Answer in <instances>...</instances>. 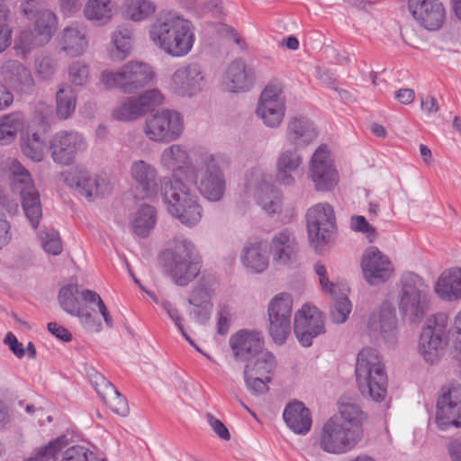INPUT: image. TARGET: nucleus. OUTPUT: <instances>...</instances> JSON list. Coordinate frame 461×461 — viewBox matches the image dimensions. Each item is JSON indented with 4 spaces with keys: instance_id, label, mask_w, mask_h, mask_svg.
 Instances as JSON below:
<instances>
[{
    "instance_id": "11",
    "label": "nucleus",
    "mask_w": 461,
    "mask_h": 461,
    "mask_svg": "<svg viewBox=\"0 0 461 461\" xmlns=\"http://www.w3.org/2000/svg\"><path fill=\"white\" fill-rule=\"evenodd\" d=\"M271 176L260 167L252 168L246 177L245 191L255 197L257 203L268 214L281 210L280 191L270 183Z\"/></svg>"
},
{
    "instance_id": "32",
    "label": "nucleus",
    "mask_w": 461,
    "mask_h": 461,
    "mask_svg": "<svg viewBox=\"0 0 461 461\" xmlns=\"http://www.w3.org/2000/svg\"><path fill=\"white\" fill-rule=\"evenodd\" d=\"M131 176L145 197H152L158 192V171L145 160L139 159L131 166Z\"/></svg>"
},
{
    "instance_id": "13",
    "label": "nucleus",
    "mask_w": 461,
    "mask_h": 461,
    "mask_svg": "<svg viewBox=\"0 0 461 461\" xmlns=\"http://www.w3.org/2000/svg\"><path fill=\"white\" fill-rule=\"evenodd\" d=\"M205 86V76L199 63L192 62L176 68L172 74L168 90L179 97H193L199 94Z\"/></svg>"
},
{
    "instance_id": "29",
    "label": "nucleus",
    "mask_w": 461,
    "mask_h": 461,
    "mask_svg": "<svg viewBox=\"0 0 461 461\" xmlns=\"http://www.w3.org/2000/svg\"><path fill=\"white\" fill-rule=\"evenodd\" d=\"M367 328L371 334L380 335L385 341L393 342L397 328V317L393 305L384 303L370 315Z\"/></svg>"
},
{
    "instance_id": "52",
    "label": "nucleus",
    "mask_w": 461,
    "mask_h": 461,
    "mask_svg": "<svg viewBox=\"0 0 461 461\" xmlns=\"http://www.w3.org/2000/svg\"><path fill=\"white\" fill-rule=\"evenodd\" d=\"M39 239L45 252L57 256L62 251V242L58 231L45 228L39 231Z\"/></svg>"
},
{
    "instance_id": "51",
    "label": "nucleus",
    "mask_w": 461,
    "mask_h": 461,
    "mask_svg": "<svg viewBox=\"0 0 461 461\" xmlns=\"http://www.w3.org/2000/svg\"><path fill=\"white\" fill-rule=\"evenodd\" d=\"M143 114L135 97H128L122 101L113 111V117L118 121H133Z\"/></svg>"
},
{
    "instance_id": "16",
    "label": "nucleus",
    "mask_w": 461,
    "mask_h": 461,
    "mask_svg": "<svg viewBox=\"0 0 461 461\" xmlns=\"http://www.w3.org/2000/svg\"><path fill=\"white\" fill-rule=\"evenodd\" d=\"M309 177L318 191H330L339 183V174L326 145H321L313 153Z\"/></svg>"
},
{
    "instance_id": "46",
    "label": "nucleus",
    "mask_w": 461,
    "mask_h": 461,
    "mask_svg": "<svg viewBox=\"0 0 461 461\" xmlns=\"http://www.w3.org/2000/svg\"><path fill=\"white\" fill-rule=\"evenodd\" d=\"M23 127V116L20 113H11L0 118V144L12 143L17 132Z\"/></svg>"
},
{
    "instance_id": "42",
    "label": "nucleus",
    "mask_w": 461,
    "mask_h": 461,
    "mask_svg": "<svg viewBox=\"0 0 461 461\" xmlns=\"http://www.w3.org/2000/svg\"><path fill=\"white\" fill-rule=\"evenodd\" d=\"M23 211L30 225L36 229L42 218V207L37 188L19 194Z\"/></svg>"
},
{
    "instance_id": "4",
    "label": "nucleus",
    "mask_w": 461,
    "mask_h": 461,
    "mask_svg": "<svg viewBox=\"0 0 461 461\" xmlns=\"http://www.w3.org/2000/svg\"><path fill=\"white\" fill-rule=\"evenodd\" d=\"M355 371L360 393L375 402L383 401L387 392V375L378 351L363 348L357 355Z\"/></svg>"
},
{
    "instance_id": "48",
    "label": "nucleus",
    "mask_w": 461,
    "mask_h": 461,
    "mask_svg": "<svg viewBox=\"0 0 461 461\" xmlns=\"http://www.w3.org/2000/svg\"><path fill=\"white\" fill-rule=\"evenodd\" d=\"M246 366H250L249 373L263 377H270L276 367V358L267 349L262 350L255 358L246 361Z\"/></svg>"
},
{
    "instance_id": "37",
    "label": "nucleus",
    "mask_w": 461,
    "mask_h": 461,
    "mask_svg": "<svg viewBox=\"0 0 461 461\" xmlns=\"http://www.w3.org/2000/svg\"><path fill=\"white\" fill-rule=\"evenodd\" d=\"M133 30L127 25H120L112 34L113 46L109 55L114 61H122L131 51L133 41Z\"/></svg>"
},
{
    "instance_id": "43",
    "label": "nucleus",
    "mask_w": 461,
    "mask_h": 461,
    "mask_svg": "<svg viewBox=\"0 0 461 461\" xmlns=\"http://www.w3.org/2000/svg\"><path fill=\"white\" fill-rule=\"evenodd\" d=\"M77 95L74 88L68 84L59 86L56 94V110L59 118L66 120L76 110Z\"/></svg>"
},
{
    "instance_id": "58",
    "label": "nucleus",
    "mask_w": 461,
    "mask_h": 461,
    "mask_svg": "<svg viewBox=\"0 0 461 461\" xmlns=\"http://www.w3.org/2000/svg\"><path fill=\"white\" fill-rule=\"evenodd\" d=\"M81 297L83 301H85L86 303H96L98 311L103 316L105 324L109 328H113V318L111 317L109 311L106 305L104 304V301L96 292L88 289L82 290Z\"/></svg>"
},
{
    "instance_id": "24",
    "label": "nucleus",
    "mask_w": 461,
    "mask_h": 461,
    "mask_svg": "<svg viewBox=\"0 0 461 461\" xmlns=\"http://www.w3.org/2000/svg\"><path fill=\"white\" fill-rule=\"evenodd\" d=\"M269 253L275 265L289 267L298 259L299 246L294 236L288 230H283L273 236Z\"/></svg>"
},
{
    "instance_id": "28",
    "label": "nucleus",
    "mask_w": 461,
    "mask_h": 461,
    "mask_svg": "<svg viewBox=\"0 0 461 461\" xmlns=\"http://www.w3.org/2000/svg\"><path fill=\"white\" fill-rule=\"evenodd\" d=\"M91 384L104 402L115 413L126 416L129 412L127 400L119 393L113 384L102 374L93 370L88 374Z\"/></svg>"
},
{
    "instance_id": "57",
    "label": "nucleus",
    "mask_w": 461,
    "mask_h": 461,
    "mask_svg": "<svg viewBox=\"0 0 461 461\" xmlns=\"http://www.w3.org/2000/svg\"><path fill=\"white\" fill-rule=\"evenodd\" d=\"M352 304L346 295L334 298V303L330 310V318L333 322L344 323L351 312Z\"/></svg>"
},
{
    "instance_id": "39",
    "label": "nucleus",
    "mask_w": 461,
    "mask_h": 461,
    "mask_svg": "<svg viewBox=\"0 0 461 461\" xmlns=\"http://www.w3.org/2000/svg\"><path fill=\"white\" fill-rule=\"evenodd\" d=\"M59 42L62 50L70 56L81 55L88 43L85 30L77 26L64 28Z\"/></svg>"
},
{
    "instance_id": "62",
    "label": "nucleus",
    "mask_w": 461,
    "mask_h": 461,
    "mask_svg": "<svg viewBox=\"0 0 461 461\" xmlns=\"http://www.w3.org/2000/svg\"><path fill=\"white\" fill-rule=\"evenodd\" d=\"M62 461H97L95 455L82 446H74L68 448Z\"/></svg>"
},
{
    "instance_id": "25",
    "label": "nucleus",
    "mask_w": 461,
    "mask_h": 461,
    "mask_svg": "<svg viewBox=\"0 0 461 461\" xmlns=\"http://www.w3.org/2000/svg\"><path fill=\"white\" fill-rule=\"evenodd\" d=\"M413 17L428 30H438L444 23L446 12L438 0H409Z\"/></svg>"
},
{
    "instance_id": "21",
    "label": "nucleus",
    "mask_w": 461,
    "mask_h": 461,
    "mask_svg": "<svg viewBox=\"0 0 461 461\" xmlns=\"http://www.w3.org/2000/svg\"><path fill=\"white\" fill-rule=\"evenodd\" d=\"M81 293L77 283L68 284L59 290V303L67 313L77 317L86 329L98 332L102 329V323L95 321L93 314L81 306Z\"/></svg>"
},
{
    "instance_id": "3",
    "label": "nucleus",
    "mask_w": 461,
    "mask_h": 461,
    "mask_svg": "<svg viewBox=\"0 0 461 461\" xmlns=\"http://www.w3.org/2000/svg\"><path fill=\"white\" fill-rule=\"evenodd\" d=\"M167 272L173 282L187 285L201 270V258L192 241L183 237L176 238L172 247L162 253Z\"/></svg>"
},
{
    "instance_id": "44",
    "label": "nucleus",
    "mask_w": 461,
    "mask_h": 461,
    "mask_svg": "<svg viewBox=\"0 0 461 461\" xmlns=\"http://www.w3.org/2000/svg\"><path fill=\"white\" fill-rule=\"evenodd\" d=\"M332 418L339 419L342 423L346 424L348 429L357 430L360 438H363L362 424L366 420V414L357 404L341 402L339 404V415H335Z\"/></svg>"
},
{
    "instance_id": "61",
    "label": "nucleus",
    "mask_w": 461,
    "mask_h": 461,
    "mask_svg": "<svg viewBox=\"0 0 461 461\" xmlns=\"http://www.w3.org/2000/svg\"><path fill=\"white\" fill-rule=\"evenodd\" d=\"M249 367L250 366H245L244 368V378L247 387L253 393H263L267 392V384L270 381V377H263L251 374L249 373Z\"/></svg>"
},
{
    "instance_id": "10",
    "label": "nucleus",
    "mask_w": 461,
    "mask_h": 461,
    "mask_svg": "<svg viewBox=\"0 0 461 461\" xmlns=\"http://www.w3.org/2000/svg\"><path fill=\"white\" fill-rule=\"evenodd\" d=\"M309 240L316 251H322L336 230V217L332 206L320 203L312 206L306 214Z\"/></svg>"
},
{
    "instance_id": "36",
    "label": "nucleus",
    "mask_w": 461,
    "mask_h": 461,
    "mask_svg": "<svg viewBox=\"0 0 461 461\" xmlns=\"http://www.w3.org/2000/svg\"><path fill=\"white\" fill-rule=\"evenodd\" d=\"M115 14L113 0H87L83 7V15L88 22L104 26L108 24Z\"/></svg>"
},
{
    "instance_id": "49",
    "label": "nucleus",
    "mask_w": 461,
    "mask_h": 461,
    "mask_svg": "<svg viewBox=\"0 0 461 461\" xmlns=\"http://www.w3.org/2000/svg\"><path fill=\"white\" fill-rule=\"evenodd\" d=\"M48 43V41L40 37L37 32L33 29L23 30L18 38L14 41V49L17 53L22 57H25L32 50L41 47Z\"/></svg>"
},
{
    "instance_id": "33",
    "label": "nucleus",
    "mask_w": 461,
    "mask_h": 461,
    "mask_svg": "<svg viewBox=\"0 0 461 461\" xmlns=\"http://www.w3.org/2000/svg\"><path fill=\"white\" fill-rule=\"evenodd\" d=\"M283 418L287 427L296 434H307L312 424L311 412L299 401L288 403L283 412Z\"/></svg>"
},
{
    "instance_id": "7",
    "label": "nucleus",
    "mask_w": 461,
    "mask_h": 461,
    "mask_svg": "<svg viewBox=\"0 0 461 461\" xmlns=\"http://www.w3.org/2000/svg\"><path fill=\"white\" fill-rule=\"evenodd\" d=\"M448 316L438 312L429 317L420 336L419 350L428 363H434L448 345Z\"/></svg>"
},
{
    "instance_id": "6",
    "label": "nucleus",
    "mask_w": 461,
    "mask_h": 461,
    "mask_svg": "<svg viewBox=\"0 0 461 461\" xmlns=\"http://www.w3.org/2000/svg\"><path fill=\"white\" fill-rule=\"evenodd\" d=\"M399 310L410 322L422 321L429 308V288L424 280L414 273H405L401 278Z\"/></svg>"
},
{
    "instance_id": "64",
    "label": "nucleus",
    "mask_w": 461,
    "mask_h": 461,
    "mask_svg": "<svg viewBox=\"0 0 461 461\" xmlns=\"http://www.w3.org/2000/svg\"><path fill=\"white\" fill-rule=\"evenodd\" d=\"M188 303L194 306H201L202 304L211 303V290L203 281H200L198 285L192 292Z\"/></svg>"
},
{
    "instance_id": "41",
    "label": "nucleus",
    "mask_w": 461,
    "mask_h": 461,
    "mask_svg": "<svg viewBox=\"0 0 461 461\" xmlns=\"http://www.w3.org/2000/svg\"><path fill=\"white\" fill-rule=\"evenodd\" d=\"M8 170L11 187L14 193L20 194L35 188L30 172L17 159L10 160Z\"/></svg>"
},
{
    "instance_id": "23",
    "label": "nucleus",
    "mask_w": 461,
    "mask_h": 461,
    "mask_svg": "<svg viewBox=\"0 0 461 461\" xmlns=\"http://www.w3.org/2000/svg\"><path fill=\"white\" fill-rule=\"evenodd\" d=\"M229 343L235 358L240 361L255 358L265 349L263 335L256 330H240L230 336Z\"/></svg>"
},
{
    "instance_id": "15",
    "label": "nucleus",
    "mask_w": 461,
    "mask_h": 461,
    "mask_svg": "<svg viewBox=\"0 0 461 461\" xmlns=\"http://www.w3.org/2000/svg\"><path fill=\"white\" fill-rule=\"evenodd\" d=\"M286 111L285 97L282 89L269 85L262 91L256 113L263 123L269 128H278L285 118Z\"/></svg>"
},
{
    "instance_id": "45",
    "label": "nucleus",
    "mask_w": 461,
    "mask_h": 461,
    "mask_svg": "<svg viewBox=\"0 0 461 461\" xmlns=\"http://www.w3.org/2000/svg\"><path fill=\"white\" fill-rule=\"evenodd\" d=\"M157 9L151 0H124L123 10L125 17L133 22H142L152 15Z\"/></svg>"
},
{
    "instance_id": "14",
    "label": "nucleus",
    "mask_w": 461,
    "mask_h": 461,
    "mask_svg": "<svg viewBox=\"0 0 461 461\" xmlns=\"http://www.w3.org/2000/svg\"><path fill=\"white\" fill-rule=\"evenodd\" d=\"M87 149L84 135L74 130H62L54 134L50 149L53 161L62 166L71 165L79 153Z\"/></svg>"
},
{
    "instance_id": "18",
    "label": "nucleus",
    "mask_w": 461,
    "mask_h": 461,
    "mask_svg": "<svg viewBox=\"0 0 461 461\" xmlns=\"http://www.w3.org/2000/svg\"><path fill=\"white\" fill-rule=\"evenodd\" d=\"M294 334L303 347H310L312 339L325 332L324 318L315 307L303 305L294 314Z\"/></svg>"
},
{
    "instance_id": "55",
    "label": "nucleus",
    "mask_w": 461,
    "mask_h": 461,
    "mask_svg": "<svg viewBox=\"0 0 461 461\" xmlns=\"http://www.w3.org/2000/svg\"><path fill=\"white\" fill-rule=\"evenodd\" d=\"M66 444L65 437L58 438L50 442L48 446L41 448L34 457H30L26 461H56L57 455L62 450Z\"/></svg>"
},
{
    "instance_id": "54",
    "label": "nucleus",
    "mask_w": 461,
    "mask_h": 461,
    "mask_svg": "<svg viewBox=\"0 0 461 461\" xmlns=\"http://www.w3.org/2000/svg\"><path fill=\"white\" fill-rule=\"evenodd\" d=\"M161 306L165 310V312L167 313L168 317L171 319V321L175 323L182 336L185 339V340L194 347L198 352L203 354L204 357H206L208 359H211V357L203 352L201 348L194 343V341L187 335L185 332L184 326H183V318L179 313V311L168 301H163L161 302Z\"/></svg>"
},
{
    "instance_id": "47",
    "label": "nucleus",
    "mask_w": 461,
    "mask_h": 461,
    "mask_svg": "<svg viewBox=\"0 0 461 461\" xmlns=\"http://www.w3.org/2000/svg\"><path fill=\"white\" fill-rule=\"evenodd\" d=\"M32 21L33 22V30L40 34L41 39L49 42L57 30L58 19L56 14L52 11L44 8Z\"/></svg>"
},
{
    "instance_id": "1",
    "label": "nucleus",
    "mask_w": 461,
    "mask_h": 461,
    "mask_svg": "<svg viewBox=\"0 0 461 461\" xmlns=\"http://www.w3.org/2000/svg\"><path fill=\"white\" fill-rule=\"evenodd\" d=\"M149 38L161 52L172 58H184L195 42L194 23L175 10L159 12L149 26Z\"/></svg>"
},
{
    "instance_id": "34",
    "label": "nucleus",
    "mask_w": 461,
    "mask_h": 461,
    "mask_svg": "<svg viewBox=\"0 0 461 461\" xmlns=\"http://www.w3.org/2000/svg\"><path fill=\"white\" fill-rule=\"evenodd\" d=\"M223 82L231 93L246 92L253 85L252 72L242 60H234L228 67Z\"/></svg>"
},
{
    "instance_id": "31",
    "label": "nucleus",
    "mask_w": 461,
    "mask_h": 461,
    "mask_svg": "<svg viewBox=\"0 0 461 461\" xmlns=\"http://www.w3.org/2000/svg\"><path fill=\"white\" fill-rule=\"evenodd\" d=\"M123 93L132 94L145 87L153 78L152 68L145 62L131 60L122 66Z\"/></svg>"
},
{
    "instance_id": "35",
    "label": "nucleus",
    "mask_w": 461,
    "mask_h": 461,
    "mask_svg": "<svg viewBox=\"0 0 461 461\" xmlns=\"http://www.w3.org/2000/svg\"><path fill=\"white\" fill-rule=\"evenodd\" d=\"M435 292L445 301L461 299V268L444 271L436 283Z\"/></svg>"
},
{
    "instance_id": "38",
    "label": "nucleus",
    "mask_w": 461,
    "mask_h": 461,
    "mask_svg": "<svg viewBox=\"0 0 461 461\" xmlns=\"http://www.w3.org/2000/svg\"><path fill=\"white\" fill-rule=\"evenodd\" d=\"M157 222V211L154 206L142 204L132 213L130 226L133 233L140 238L149 236Z\"/></svg>"
},
{
    "instance_id": "60",
    "label": "nucleus",
    "mask_w": 461,
    "mask_h": 461,
    "mask_svg": "<svg viewBox=\"0 0 461 461\" xmlns=\"http://www.w3.org/2000/svg\"><path fill=\"white\" fill-rule=\"evenodd\" d=\"M135 98L143 115L153 107L161 104L164 99L163 95L158 89L148 90Z\"/></svg>"
},
{
    "instance_id": "22",
    "label": "nucleus",
    "mask_w": 461,
    "mask_h": 461,
    "mask_svg": "<svg viewBox=\"0 0 461 461\" xmlns=\"http://www.w3.org/2000/svg\"><path fill=\"white\" fill-rule=\"evenodd\" d=\"M159 162L161 166L172 172L171 181L186 180L189 169L194 168L191 156L186 146L182 144H172L163 149Z\"/></svg>"
},
{
    "instance_id": "40",
    "label": "nucleus",
    "mask_w": 461,
    "mask_h": 461,
    "mask_svg": "<svg viewBox=\"0 0 461 461\" xmlns=\"http://www.w3.org/2000/svg\"><path fill=\"white\" fill-rule=\"evenodd\" d=\"M241 261L246 268L255 272H264L269 264L265 246L258 241L247 244L242 250Z\"/></svg>"
},
{
    "instance_id": "12",
    "label": "nucleus",
    "mask_w": 461,
    "mask_h": 461,
    "mask_svg": "<svg viewBox=\"0 0 461 461\" xmlns=\"http://www.w3.org/2000/svg\"><path fill=\"white\" fill-rule=\"evenodd\" d=\"M293 299L287 293L277 294L267 306L269 334L277 345L285 342L291 331Z\"/></svg>"
},
{
    "instance_id": "53",
    "label": "nucleus",
    "mask_w": 461,
    "mask_h": 461,
    "mask_svg": "<svg viewBox=\"0 0 461 461\" xmlns=\"http://www.w3.org/2000/svg\"><path fill=\"white\" fill-rule=\"evenodd\" d=\"M59 64L57 59L50 54H42L35 59V71L39 77L50 80L56 74Z\"/></svg>"
},
{
    "instance_id": "8",
    "label": "nucleus",
    "mask_w": 461,
    "mask_h": 461,
    "mask_svg": "<svg viewBox=\"0 0 461 461\" xmlns=\"http://www.w3.org/2000/svg\"><path fill=\"white\" fill-rule=\"evenodd\" d=\"M361 439L357 430L348 429L338 418H330L321 429L317 445L325 453L341 455L351 451Z\"/></svg>"
},
{
    "instance_id": "5",
    "label": "nucleus",
    "mask_w": 461,
    "mask_h": 461,
    "mask_svg": "<svg viewBox=\"0 0 461 461\" xmlns=\"http://www.w3.org/2000/svg\"><path fill=\"white\" fill-rule=\"evenodd\" d=\"M159 182L168 212L184 225H196L203 216L197 196L191 193L183 181H171L168 177H163Z\"/></svg>"
},
{
    "instance_id": "59",
    "label": "nucleus",
    "mask_w": 461,
    "mask_h": 461,
    "mask_svg": "<svg viewBox=\"0 0 461 461\" xmlns=\"http://www.w3.org/2000/svg\"><path fill=\"white\" fill-rule=\"evenodd\" d=\"M350 229L355 232H360L364 234L369 242H373L377 237L376 229L372 226L362 215L351 216Z\"/></svg>"
},
{
    "instance_id": "17",
    "label": "nucleus",
    "mask_w": 461,
    "mask_h": 461,
    "mask_svg": "<svg viewBox=\"0 0 461 461\" xmlns=\"http://www.w3.org/2000/svg\"><path fill=\"white\" fill-rule=\"evenodd\" d=\"M436 422L441 430L450 426L461 427V384L442 388L437 402Z\"/></svg>"
},
{
    "instance_id": "30",
    "label": "nucleus",
    "mask_w": 461,
    "mask_h": 461,
    "mask_svg": "<svg viewBox=\"0 0 461 461\" xmlns=\"http://www.w3.org/2000/svg\"><path fill=\"white\" fill-rule=\"evenodd\" d=\"M318 136L314 123L304 116L291 117L285 128V139L293 149H300L310 145Z\"/></svg>"
},
{
    "instance_id": "56",
    "label": "nucleus",
    "mask_w": 461,
    "mask_h": 461,
    "mask_svg": "<svg viewBox=\"0 0 461 461\" xmlns=\"http://www.w3.org/2000/svg\"><path fill=\"white\" fill-rule=\"evenodd\" d=\"M68 78L75 86H86L90 79L88 65L81 60L72 62L68 67Z\"/></svg>"
},
{
    "instance_id": "20",
    "label": "nucleus",
    "mask_w": 461,
    "mask_h": 461,
    "mask_svg": "<svg viewBox=\"0 0 461 461\" xmlns=\"http://www.w3.org/2000/svg\"><path fill=\"white\" fill-rule=\"evenodd\" d=\"M65 183L87 199L104 196L109 186L105 178L91 175L82 167H73L64 173Z\"/></svg>"
},
{
    "instance_id": "2",
    "label": "nucleus",
    "mask_w": 461,
    "mask_h": 461,
    "mask_svg": "<svg viewBox=\"0 0 461 461\" xmlns=\"http://www.w3.org/2000/svg\"><path fill=\"white\" fill-rule=\"evenodd\" d=\"M221 155L203 150L196 154L194 168L189 169L186 182L194 184L209 201H220L224 194L226 181L220 167Z\"/></svg>"
},
{
    "instance_id": "63",
    "label": "nucleus",
    "mask_w": 461,
    "mask_h": 461,
    "mask_svg": "<svg viewBox=\"0 0 461 461\" xmlns=\"http://www.w3.org/2000/svg\"><path fill=\"white\" fill-rule=\"evenodd\" d=\"M101 82L107 89L119 88L123 92V71L122 68L118 71L104 70L100 76Z\"/></svg>"
},
{
    "instance_id": "9",
    "label": "nucleus",
    "mask_w": 461,
    "mask_h": 461,
    "mask_svg": "<svg viewBox=\"0 0 461 461\" xmlns=\"http://www.w3.org/2000/svg\"><path fill=\"white\" fill-rule=\"evenodd\" d=\"M184 129V119L180 113L163 109L147 117L143 131L151 141L169 143L178 140Z\"/></svg>"
},
{
    "instance_id": "26",
    "label": "nucleus",
    "mask_w": 461,
    "mask_h": 461,
    "mask_svg": "<svg viewBox=\"0 0 461 461\" xmlns=\"http://www.w3.org/2000/svg\"><path fill=\"white\" fill-rule=\"evenodd\" d=\"M1 73L5 83L16 93L31 95L35 89L32 71L18 60L4 63Z\"/></svg>"
},
{
    "instance_id": "50",
    "label": "nucleus",
    "mask_w": 461,
    "mask_h": 461,
    "mask_svg": "<svg viewBox=\"0 0 461 461\" xmlns=\"http://www.w3.org/2000/svg\"><path fill=\"white\" fill-rule=\"evenodd\" d=\"M45 139L38 133L28 134L27 138L22 143V151L33 161L42 160L45 150Z\"/></svg>"
},
{
    "instance_id": "27",
    "label": "nucleus",
    "mask_w": 461,
    "mask_h": 461,
    "mask_svg": "<svg viewBox=\"0 0 461 461\" xmlns=\"http://www.w3.org/2000/svg\"><path fill=\"white\" fill-rule=\"evenodd\" d=\"M303 158L296 149H283L275 164V179L280 185L295 184V176L302 167Z\"/></svg>"
},
{
    "instance_id": "19",
    "label": "nucleus",
    "mask_w": 461,
    "mask_h": 461,
    "mask_svg": "<svg viewBox=\"0 0 461 461\" xmlns=\"http://www.w3.org/2000/svg\"><path fill=\"white\" fill-rule=\"evenodd\" d=\"M360 266L364 279L371 285L386 282L394 270L390 258L374 246L364 251Z\"/></svg>"
}]
</instances>
